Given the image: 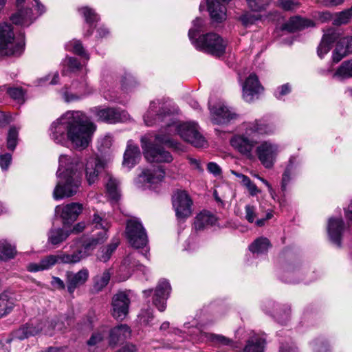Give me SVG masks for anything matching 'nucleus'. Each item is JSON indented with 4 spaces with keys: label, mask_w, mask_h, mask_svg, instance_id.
Here are the masks:
<instances>
[{
    "label": "nucleus",
    "mask_w": 352,
    "mask_h": 352,
    "mask_svg": "<svg viewBox=\"0 0 352 352\" xmlns=\"http://www.w3.org/2000/svg\"><path fill=\"white\" fill-rule=\"evenodd\" d=\"M91 111L98 120L109 124L124 122L128 118L126 112L115 108L94 107Z\"/></svg>",
    "instance_id": "13"
},
{
    "label": "nucleus",
    "mask_w": 352,
    "mask_h": 352,
    "mask_svg": "<svg viewBox=\"0 0 352 352\" xmlns=\"http://www.w3.org/2000/svg\"><path fill=\"white\" fill-rule=\"evenodd\" d=\"M24 46L23 40L15 39L10 24H0V54L6 56H20L24 50Z\"/></svg>",
    "instance_id": "5"
},
{
    "label": "nucleus",
    "mask_w": 352,
    "mask_h": 352,
    "mask_svg": "<svg viewBox=\"0 0 352 352\" xmlns=\"http://www.w3.org/2000/svg\"><path fill=\"white\" fill-rule=\"evenodd\" d=\"M278 5L286 11H292L298 8L299 3L296 0H278Z\"/></svg>",
    "instance_id": "56"
},
{
    "label": "nucleus",
    "mask_w": 352,
    "mask_h": 352,
    "mask_svg": "<svg viewBox=\"0 0 352 352\" xmlns=\"http://www.w3.org/2000/svg\"><path fill=\"white\" fill-rule=\"evenodd\" d=\"M200 338L206 339L207 342H210L215 346H228L232 343V340L219 334H214L212 333L201 332Z\"/></svg>",
    "instance_id": "32"
},
{
    "label": "nucleus",
    "mask_w": 352,
    "mask_h": 352,
    "mask_svg": "<svg viewBox=\"0 0 352 352\" xmlns=\"http://www.w3.org/2000/svg\"><path fill=\"white\" fill-rule=\"evenodd\" d=\"M292 159L289 160V164L286 167L282 177V182H281V190L283 191H285L287 190V186L290 182L292 179Z\"/></svg>",
    "instance_id": "52"
},
{
    "label": "nucleus",
    "mask_w": 352,
    "mask_h": 352,
    "mask_svg": "<svg viewBox=\"0 0 352 352\" xmlns=\"http://www.w3.org/2000/svg\"><path fill=\"white\" fill-rule=\"evenodd\" d=\"M83 163L80 157L61 155L59 157V166L56 172L58 182L53 191L56 200L75 195L81 185V172Z\"/></svg>",
    "instance_id": "3"
},
{
    "label": "nucleus",
    "mask_w": 352,
    "mask_h": 352,
    "mask_svg": "<svg viewBox=\"0 0 352 352\" xmlns=\"http://www.w3.org/2000/svg\"><path fill=\"white\" fill-rule=\"evenodd\" d=\"M334 76L341 78L352 77V60L343 62L337 69Z\"/></svg>",
    "instance_id": "44"
},
{
    "label": "nucleus",
    "mask_w": 352,
    "mask_h": 352,
    "mask_svg": "<svg viewBox=\"0 0 352 352\" xmlns=\"http://www.w3.org/2000/svg\"><path fill=\"white\" fill-rule=\"evenodd\" d=\"M120 182L112 175H107L106 188L112 199L117 200L120 196Z\"/></svg>",
    "instance_id": "36"
},
{
    "label": "nucleus",
    "mask_w": 352,
    "mask_h": 352,
    "mask_svg": "<svg viewBox=\"0 0 352 352\" xmlns=\"http://www.w3.org/2000/svg\"><path fill=\"white\" fill-rule=\"evenodd\" d=\"M52 285L56 287L59 289H64L65 288V285L64 282L58 277H52V280L51 282Z\"/></svg>",
    "instance_id": "64"
},
{
    "label": "nucleus",
    "mask_w": 352,
    "mask_h": 352,
    "mask_svg": "<svg viewBox=\"0 0 352 352\" xmlns=\"http://www.w3.org/2000/svg\"><path fill=\"white\" fill-rule=\"evenodd\" d=\"M291 91V87L289 84H285L277 88L276 91H275V96L278 99H281L283 96L285 95L288 94Z\"/></svg>",
    "instance_id": "60"
},
{
    "label": "nucleus",
    "mask_w": 352,
    "mask_h": 352,
    "mask_svg": "<svg viewBox=\"0 0 352 352\" xmlns=\"http://www.w3.org/2000/svg\"><path fill=\"white\" fill-rule=\"evenodd\" d=\"M13 306V302L9 300L6 294H0V318L9 314L12 310Z\"/></svg>",
    "instance_id": "46"
},
{
    "label": "nucleus",
    "mask_w": 352,
    "mask_h": 352,
    "mask_svg": "<svg viewBox=\"0 0 352 352\" xmlns=\"http://www.w3.org/2000/svg\"><path fill=\"white\" fill-rule=\"evenodd\" d=\"M66 49L68 51H71L74 54L85 58L86 60H89V56L85 51L83 46L80 41L73 40L69 41L66 45Z\"/></svg>",
    "instance_id": "42"
},
{
    "label": "nucleus",
    "mask_w": 352,
    "mask_h": 352,
    "mask_svg": "<svg viewBox=\"0 0 352 352\" xmlns=\"http://www.w3.org/2000/svg\"><path fill=\"white\" fill-rule=\"evenodd\" d=\"M164 176L165 172L160 166L145 168L138 175L137 182L140 188H151L153 185L161 182Z\"/></svg>",
    "instance_id": "11"
},
{
    "label": "nucleus",
    "mask_w": 352,
    "mask_h": 352,
    "mask_svg": "<svg viewBox=\"0 0 352 352\" xmlns=\"http://www.w3.org/2000/svg\"><path fill=\"white\" fill-rule=\"evenodd\" d=\"M107 334L105 329L99 330L94 333L91 338L87 340L89 346H95L102 342Z\"/></svg>",
    "instance_id": "53"
},
{
    "label": "nucleus",
    "mask_w": 352,
    "mask_h": 352,
    "mask_svg": "<svg viewBox=\"0 0 352 352\" xmlns=\"http://www.w3.org/2000/svg\"><path fill=\"white\" fill-rule=\"evenodd\" d=\"M131 331L130 327L122 324L111 329L109 331V342L110 345H116L119 342H122L131 337Z\"/></svg>",
    "instance_id": "23"
},
{
    "label": "nucleus",
    "mask_w": 352,
    "mask_h": 352,
    "mask_svg": "<svg viewBox=\"0 0 352 352\" xmlns=\"http://www.w3.org/2000/svg\"><path fill=\"white\" fill-rule=\"evenodd\" d=\"M79 12L85 18L86 23L90 26H91L92 24L98 19V17L94 10L90 8L83 7L79 9Z\"/></svg>",
    "instance_id": "48"
},
{
    "label": "nucleus",
    "mask_w": 352,
    "mask_h": 352,
    "mask_svg": "<svg viewBox=\"0 0 352 352\" xmlns=\"http://www.w3.org/2000/svg\"><path fill=\"white\" fill-rule=\"evenodd\" d=\"M119 244L118 239H113L112 242L102 249L98 256V258L102 262H107L110 258L112 253L116 250Z\"/></svg>",
    "instance_id": "41"
},
{
    "label": "nucleus",
    "mask_w": 352,
    "mask_h": 352,
    "mask_svg": "<svg viewBox=\"0 0 352 352\" xmlns=\"http://www.w3.org/2000/svg\"><path fill=\"white\" fill-rule=\"evenodd\" d=\"M259 19L258 16L250 12H245L239 17V20L245 27L254 24Z\"/></svg>",
    "instance_id": "55"
},
{
    "label": "nucleus",
    "mask_w": 352,
    "mask_h": 352,
    "mask_svg": "<svg viewBox=\"0 0 352 352\" xmlns=\"http://www.w3.org/2000/svg\"><path fill=\"white\" fill-rule=\"evenodd\" d=\"M263 88L255 74H250L243 85V98L247 102H251L258 98Z\"/></svg>",
    "instance_id": "17"
},
{
    "label": "nucleus",
    "mask_w": 352,
    "mask_h": 352,
    "mask_svg": "<svg viewBox=\"0 0 352 352\" xmlns=\"http://www.w3.org/2000/svg\"><path fill=\"white\" fill-rule=\"evenodd\" d=\"M211 114V120L214 124H224L238 117V114L232 108L226 106L223 103L219 102L215 107H211L210 102H208Z\"/></svg>",
    "instance_id": "12"
},
{
    "label": "nucleus",
    "mask_w": 352,
    "mask_h": 352,
    "mask_svg": "<svg viewBox=\"0 0 352 352\" xmlns=\"http://www.w3.org/2000/svg\"><path fill=\"white\" fill-rule=\"evenodd\" d=\"M217 221L214 215L209 212L204 211L200 212L195 218L194 223L196 230H201L204 228L213 226Z\"/></svg>",
    "instance_id": "30"
},
{
    "label": "nucleus",
    "mask_w": 352,
    "mask_h": 352,
    "mask_svg": "<svg viewBox=\"0 0 352 352\" xmlns=\"http://www.w3.org/2000/svg\"><path fill=\"white\" fill-rule=\"evenodd\" d=\"M191 43L197 50L215 56H222L226 51V41L213 32L202 34Z\"/></svg>",
    "instance_id": "6"
},
{
    "label": "nucleus",
    "mask_w": 352,
    "mask_h": 352,
    "mask_svg": "<svg viewBox=\"0 0 352 352\" xmlns=\"http://www.w3.org/2000/svg\"><path fill=\"white\" fill-rule=\"evenodd\" d=\"M107 238V234L104 232L102 234V236H99L96 238H90L87 241L83 242L82 244V248L80 250H82L83 258L88 257L91 252L96 248V245L103 243Z\"/></svg>",
    "instance_id": "33"
},
{
    "label": "nucleus",
    "mask_w": 352,
    "mask_h": 352,
    "mask_svg": "<svg viewBox=\"0 0 352 352\" xmlns=\"http://www.w3.org/2000/svg\"><path fill=\"white\" fill-rule=\"evenodd\" d=\"M245 219L249 223H253L256 217V208L251 205H246L245 207Z\"/></svg>",
    "instance_id": "59"
},
{
    "label": "nucleus",
    "mask_w": 352,
    "mask_h": 352,
    "mask_svg": "<svg viewBox=\"0 0 352 352\" xmlns=\"http://www.w3.org/2000/svg\"><path fill=\"white\" fill-rule=\"evenodd\" d=\"M272 126L262 120H254L245 125L244 133L236 135L230 140L231 146L248 159L253 157L252 151L259 143L261 135L272 133Z\"/></svg>",
    "instance_id": "4"
},
{
    "label": "nucleus",
    "mask_w": 352,
    "mask_h": 352,
    "mask_svg": "<svg viewBox=\"0 0 352 352\" xmlns=\"http://www.w3.org/2000/svg\"><path fill=\"white\" fill-rule=\"evenodd\" d=\"M248 7L254 12H260L265 9L271 0H246Z\"/></svg>",
    "instance_id": "51"
},
{
    "label": "nucleus",
    "mask_w": 352,
    "mask_h": 352,
    "mask_svg": "<svg viewBox=\"0 0 352 352\" xmlns=\"http://www.w3.org/2000/svg\"><path fill=\"white\" fill-rule=\"evenodd\" d=\"M80 162L83 163V166L80 171L82 173L84 169L88 184L91 185L96 182L98 180L99 175L104 169V162L96 155L89 156L85 159V162L80 158Z\"/></svg>",
    "instance_id": "9"
},
{
    "label": "nucleus",
    "mask_w": 352,
    "mask_h": 352,
    "mask_svg": "<svg viewBox=\"0 0 352 352\" xmlns=\"http://www.w3.org/2000/svg\"><path fill=\"white\" fill-rule=\"evenodd\" d=\"M140 158V151L138 146L133 144L131 140H129L124 154L123 165L131 168L138 163Z\"/></svg>",
    "instance_id": "27"
},
{
    "label": "nucleus",
    "mask_w": 352,
    "mask_h": 352,
    "mask_svg": "<svg viewBox=\"0 0 352 352\" xmlns=\"http://www.w3.org/2000/svg\"><path fill=\"white\" fill-rule=\"evenodd\" d=\"M54 334L56 332H63L72 324V318L65 315L55 316L52 317Z\"/></svg>",
    "instance_id": "38"
},
{
    "label": "nucleus",
    "mask_w": 352,
    "mask_h": 352,
    "mask_svg": "<svg viewBox=\"0 0 352 352\" xmlns=\"http://www.w3.org/2000/svg\"><path fill=\"white\" fill-rule=\"evenodd\" d=\"M42 328L39 318L30 320L28 322L22 325L14 332L15 338L23 340L31 336H35L41 333Z\"/></svg>",
    "instance_id": "18"
},
{
    "label": "nucleus",
    "mask_w": 352,
    "mask_h": 352,
    "mask_svg": "<svg viewBox=\"0 0 352 352\" xmlns=\"http://www.w3.org/2000/svg\"><path fill=\"white\" fill-rule=\"evenodd\" d=\"M126 236L131 245L136 249L144 248L148 243L146 230L137 219L127 221Z\"/></svg>",
    "instance_id": "7"
},
{
    "label": "nucleus",
    "mask_w": 352,
    "mask_h": 352,
    "mask_svg": "<svg viewBox=\"0 0 352 352\" xmlns=\"http://www.w3.org/2000/svg\"><path fill=\"white\" fill-rule=\"evenodd\" d=\"M57 263H59L58 254H51L42 258L38 263H30L28 265V270L32 272L47 270Z\"/></svg>",
    "instance_id": "29"
},
{
    "label": "nucleus",
    "mask_w": 352,
    "mask_h": 352,
    "mask_svg": "<svg viewBox=\"0 0 352 352\" xmlns=\"http://www.w3.org/2000/svg\"><path fill=\"white\" fill-rule=\"evenodd\" d=\"M171 287L167 280L161 279L159 280L153 296V303L161 312L166 308V300L170 294Z\"/></svg>",
    "instance_id": "15"
},
{
    "label": "nucleus",
    "mask_w": 352,
    "mask_h": 352,
    "mask_svg": "<svg viewBox=\"0 0 352 352\" xmlns=\"http://www.w3.org/2000/svg\"><path fill=\"white\" fill-rule=\"evenodd\" d=\"M18 135L19 130L14 126L10 127L7 138V147L9 150H14L17 144Z\"/></svg>",
    "instance_id": "49"
},
{
    "label": "nucleus",
    "mask_w": 352,
    "mask_h": 352,
    "mask_svg": "<svg viewBox=\"0 0 352 352\" xmlns=\"http://www.w3.org/2000/svg\"><path fill=\"white\" fill-rule=\"evenodd\" d=\"M344 229V223L341 218H331L328 223V234L330 240L338 247L341 246L342 234Z\"/></svg>",
    "instance_id": "21"
},
{
    "label": "nucleus",
    "mask_w": 352,
    "mask_h": 352,
    "mask_svg": "<svg viewBox=\"0 0 352 352\" xmlns=\"http://www.w3.org/2000/svg\"><path fill=\"white\" fill-rule=\"evenodd\" d=\"M15 247L5 239L0 240V260L6 261L14 258Z\"/></svg>",
    "instance_id": "37"
},
{
    "label": "nucleus",
    "mask_w": 352,
    "mask_h": 352,
    "mask_svg": "<svg viewBox=\"0 0 352 352\" xmlns=\"http://www.w3.org/2000/svg\"><path fill=\"white\" fill-rule=\"evenodd\" d=\"M41 324L42 333L52 336L54 335V327L52 318L43 317L39 318Z\"/></svg>",
    "instance_id": "47"
},
{
    "label": "nucleus",
    "mask_w": 352,
    "mask_h": 352,
    "mask_svg": "<svg viewBox=\"0 0 352 352\" xmlns=\"http://www.w3.org/2000/svg\"><path fill=\"white\" fill-rule=\"evenodd\" d=\"M177 112V107L170 101L157 99L151 102L144 116V121L146 125L160 126V129L155 136L154 143L150 142L146 137L141 138L142 148L147 161L157 163L172 162L170 153L157 144L177 148V143L173 138L176 133L195 147L201 148L207 145V141L199 132L197 123L188 122L179 124L176 118Z\"/></svg>",
    "instance_id": "1"
},
{
    "label": "nucleus",
    "mask_w": 352,
    "mask_h": 352,
    "mask_svg": "<svg viewBox=\"0 0 352 352\" xmlns=\"http://www.w3.org/2000/svg\"><path fill=\"white\" fill-rule=\"evenodd\" d=\"M340 34L333 28L327 30L317 48L318 56L322 58L331 50L333 44L339 38Z\"/></svg>",
    "instance_id": "20"
},
{
    "label": "nucleus",
    "mask_w": 352,
    "mask_h": 352,
    "mask_svg": "<svg viewBox=\"0 0 352 352\" xmlns=\"http://www.w3.org/2000/svg\"><path fill=\"white\" fill-rule=\"evenodd\" d=\"M72 87L76 90V94H69L67 90L63 93L65 100L68 102L79 100L89 92L88 83L85 78L80 82H73Z\"/></svg>",
    "instance_id": "25"
},
{
    "label": "nucleus",
    "mask_w": 352,
    "mask_h": 352,
    "mask_svg": "<svg viewBox=\"0 0 352 352\" xmlns=\"http://www.w3.org/2000/svg\"><path fill=\"white\" fill-rule=\"evenodd\" d=\"M8 94L14 100H17L19 102H23L24 93L21 87H10L7 90Z\"/></svg>",
    "instance_id": "54"
},
{
    "label": "nucleus",
    "mask_w": 352,
    "mask_h": 352,
    "mask_svg": "<svg viewBox=\"0 0 352 352\" xmlns=\"http://www.w3.org/2000/svg\"><path fill=\"white\" fill-rule=\"evenodd\" d=\"M208 11L214 22L221 23L226 19V9L217 0H206Z\"/></svg>",
    "instance_id": "24"
},
{
    "label": "nucleus",
    "mask_w": 352,
    "mask_h": 352,
    "mask_svg": "<svg viewBox=\"0 0 352 352\" xmlns=\"http://www.w3.org/2000/svg\"><path fill=\"white\" fill-rule=\"evenodd\" d=\"M203 24L204 21L200 18H197L192 21V27L188 31V37L191 42L197 39V35L202 30Z\"/></svg>",
    "instance_id": "50"
},
{
    "label": "nucleus",
    "mask_w": 352,
    "mask_h": 352,
    "mask_svg": "<svg viewBox=\"0 0 352 352\" xmlns=\"http://www.w3.org/2000/svg\"><path fill=\"white\" fill-rule=\"evenodd\" d=\"M82 250H77L74 251L72 254H68L66 252H62L58 254L59 263L63 264H70L74 265L79 263L83 258Z\"/></svg>",
    "instance_id": "35"
},
{
    "label": "nucleus",
    "mask_w": 352,
    "mask_h": 352,
    "mask_svg": "<svg viewBox=\"0 0 352 352\" xmlns=\"http://www.w3.org/2000/svg\"><path fill=\"white\" fill-rule=\"evenodd\" d=\"M111 277V273L109 270H106L101 275L97 276L95 278L94 285L96 292L101 291L109 283Z\"/></svg>",
    "instance_id": "45"
},
{
    "label": "nucleus",
    "mask_w": 352,
    "mask_h": 352,
    "mask_svg": "<svg viewBox=\"0 0 352 352\" xmlns=\"http://www.w3.org/2000/svg\"><path fill=\"white\" fill-rule=\"evenodd\" d=\"M139 318L141 323L149 325L153 319V311L151 309L142 310L139 314Z\"/></svg>",
    "instance_id": "57"
},
{
    "label": "nucleus",
    "mask_w": 352,
    "mask_h": 352,
    "mask_svg": "<svg viewBox=\"0 0 352 352\" xmlns=\"http://www.w3.org/2000/svg\"><path fill=\"white\" fill-rule=\"evenodd\" d=\"M352 53V36H346L340 39L332 54V60L335 63Z\"/></svg>",
    "instance_id": "22"
},
{
    "label": "nucleus",
    "mask_w": 352,
    "mask_h": 352,
    "mask_svg": "<svg viewBox=\"0 0 352 352\" xmlns=\"http://www.w3.org/2000/svg\"><path fill=\"white\" fill-rule=\"evenodd\" d=\"M352 19V6L342 12H337L333 17V24L342 25L348 23Z\"/></svg>",
    "instance_id": "40"
},
{
    "label": "nucleus",
    "mask_w": 352,
    "mask_h": 352,
    "mask_svg": "<svg viewBox=\"0 0 352 352\" xmlns=\"http://www.w3.org/2000/svg\"><path fill=\"white\" fill-rule=\"evenodd\" d=\"M208 170L214 175H219L221 173V168L214 162L208 164Z\"/></svg>",
    "instance_id": "63"
},
{
    "label": "nucleus",
    "mask_w": 352,
    "mask_h": 352,
    "mask_svg": "<svg viewBox=\"0 0 352 352\" xmlns=\"http://www.w3.org/2000/svg\"><path fill=\"white\" fill-rule=\"evenodd\" d=\"M192 201L184 190L176 192L173 196V206L178 219H186L192 213Z\"/></svg>",
    "instance_id": "10"
},
{
    "label": "nucleus",
    "mask_w": 352,
    "mask_h": 352,
    "mask_svg": "<svg viewBox=\"0 0 352 352\" xmlns=\"http://www.w3.org/2000/svg\"><path fill=\"white\" fill-rule=\"evenodd\" d=\"M82 205L80 203L72 202L65 206L56 207V213L60 214L64 225L71 224L75 221L82 212Z\"/></svg>",
    "instance_id": "16"
},
{
    "label": "nucleus",
    "mask_w": 352,
    "mask_h": 352,
    "mask_svg": "<svg viewBox=\"0 0 352 352\" xmlns=\"http://www.w3.org/2000/svg\"><path fill=\"white\" fill-rule=\"evenodd\" d=\"M265 343V340L262 338L252 337L247 341L241 352H263Z\"/></svg>",
    "instance_id": "34"
},
{
    "label": "nucleus",
    "mask_w": 352,
    "mask_h": 352,
    "mask_svg": "<svg viewBox=\"0 0 352 352\" xmlns=\"http://www.w3.org/2000/svg\"><path fill=\"white\" fill-rule=\"evenodd\" d=\"M270 247V241L267 238L261 237L256 239L249 247L252 253H265Z\"/></svg>",
    "instance_id": "39"
},
{
    "label": "nucleus",
    "mask_w": 352,
    "mask_h": 352,
    "mask_svg": "<svg viewBox=\"0 0 352 352\" xmlns=\"http://www.w3.org/2000/svg\"><path fill=\"white\" fill-rule=\"evenodd\" d=\"M89 278V271L82 268L76 273L66 272V283L69 294H73L75 289L86 283Z\"/></svg>",
    "instance_id": "19"
},
{
    "label": "nucleus",
    "mask_w": 352,
    "mask_h": 352,
    "mask_svg": "<svg viewBox=\"0 0 352 352\" xmlns=\"http://www.w3.org/2000/svg\"><path fill=\"white\" fill-rule=\"evenodd\" d=\"M318 19L321 23H326L333 20L332 14L329 11L321 12L318 14Z\"/></svg>",
    "instance_id": "62"
},
{
    "label": "nucleus",
    "mask_w": 352,
    "mask_h": 352,
    "mask_svg": "<svg viewBox=\"0 0 352 352\" xmlns=\"http://www.w3.org/2000/svg\"><path fill=\"white\" fill-rule=\"evenodd\" d=\"M314 26L315 23L312 20L297 16L292 17L285 24H284L283 29L290 32H294Z\"/></svg>",
    "instance_id": "26"
},
{
    "label": "nucleus",
    "mask_w": 352,
    "mask_h": 352,
    "mask_svg": "<svg viewBox=\"0 0 352 352\" xmlns=\"http://www.w3.org/2000/svg\"><path fill=\"white\" fill-rule=\"evenodd\" d=\"M64 63L67 65L72 72L77 71L81 67L80 63L76 58L66 57Z\"/></svg>",
    "instance_id": "58"
},
{
    "label": "nucleus",
    "mask_w": 352,
    "mask_h": 352,
    "mask_svg": "<svg viewBox=\"0 0 352 352\" xmlns=\"http://www.w3.org/2000/svg\"><path fill=\"white\" fill-rule=\"evenodd\" d=\"M96 129L82 111H68L52 123L50 136L57 144L68 141L76 149L83 150L91 142Z\"/></svg>",
    "instance_id": "2"
},
{
    "label": "nucleus",
    "mask_w": 352,
    "mask_h": 352,
    "mask_svg": "<svg viewBox=\"0 0 352 352\" xmlns=\"http://www.w3.org/2000/svg\"><path fill=\"white\" fill-rule=\"evenodd\" d=\"M70 232L68 230H64L62 228H52L48 232V243L53 245H58L65 241L69 236Z\"/></svg>",
    "instance_id": "31"
},
{
    "label": "nucleus",
    "mask_w": 352,
    "mask_h": 352,
    "mask_svg": "<svg viewBox=\"0 0 352 352\" xmlns=\"http://www.w3.org/2000/svg\"><path fill=\"white\" fill-rule=\"evenodd\" d=\"M12 23L21 27H28L31 25L34 19L32 16L30 9H19L16 13L10 16Z\"/></svg>",
    "instance_id": "28"
},
{
    "label": "nucleus",
    "mask_w": 352,
    "mask_h": 352,
    "mask_svg": "<svg viewBox=\"0 0 352 352\" xmlns=\"http://www.w3.org/2000/svg\"><path fill=\"white\" fill-rule=\"evenodd\" d=\"M130 300L124 292H118L112 298L111 315L118 320H123L129 313Z\"/></svg>",
    "instance_id": "14"
},
{
    "label": "nucleus",
    "mask_w": 352,
    "mask_h": 352,
    "mask_svg": "<svg viewBox=\"0 0 352 352\" xmlns=\"http://www.w3.org/2000/svg\"><path fill=\"white\" fill-rule=\"evenodd\" d=\"M12 160V156L9 153L0 155V166L3 170H6Z\"/></svg>",
    "instance_id": "61"
},
{
    "label": "nucleus",
    "mask_w": 352,
    "mask_h": 352,
    "mask_svg": "<svg viewBox=\"0 0 352 352\" xmlns=\"http://www.w3.org/2000/svg\"><path fill=\"white\" fill-rule=\"evenodd\" d=\"M92 224L96 228L102 229V231L98 234L99 236H102L104 232L106 234L108 229L110 228V223L107 219L100 214L95 213L92 219Z\"/></svg>",
    "instance_id": "43"
},
{
    "label": "nucleus",
    "mask_w": 352,
    "mask_h": 352,
    "mask_svg": "<svg viewBox=\"0 0 352 352\" xmlns=\"http://www.w3.org/2000/svg\"><path fill=\"white\" fill-rule=\"evenodd\" d=\"M255 151L261 164L266 168H272L279 153V146L270 141H263L256 145Z\"/></svg>",
    "instance_id": "8"
}]
</instances>
